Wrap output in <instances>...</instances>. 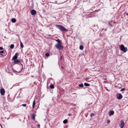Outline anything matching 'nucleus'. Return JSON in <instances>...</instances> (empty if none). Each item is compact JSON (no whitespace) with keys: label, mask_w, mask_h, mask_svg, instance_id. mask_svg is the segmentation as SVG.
<instances>
[{"label":"nucleus","mask_w":128,"mask_h":128,"mask_svg":"<svg viewBox=\"0 0 128 128\" xmlns=\"http://www.w3.org/2000/svg\"><path fill=\"white\" fill-rule=\"evenodd\" d=\"M50 88L51 89L53 88H54V86L53 85L51 84L50 86Z\"/></svg>","instance_id":"nucleus-19"},{"label":"nucleus","mask_w":128,"mask_h":128,"mask_svg":"<svg viewBox=\"0 0 128 128\" xmlns=\"http://www.w3.org/2000/svg\"><path fill=\"white\" fill-rule=\"evenodd\" d=\"M84 47L82 45H80V50H82L83 49Z\"/></svg>","instance_id":"nucleus-18"},{"label":"nucleus","mask_w":128,"mask_h":128,"mask_svg":"<svg viewBox=\"0 0 128 128\" xmlns=\"http://www.w3.org/2000/svg\"><path fill=\"white\" fill-rule=\"evenodd\" d=\"M22 70V68L21 70H20V71L19 72H21Z\"/></svg>","instance_id":"nucleus-30"},{"label":"nucleus","mask_w":128,"mask_h":128,"mask_svg":"<svg viewBox=\"0 0 128 128\" xmlns=\"http://www.w3.org/2000/svg\"><path fill=\"white\" fill-rule=\"evenodd\" d=\"M80 87H82L83 86V84H80L78 85Z\"/></svg>","instance_id":"nucleus-21"},{"label":"nucleus","mask_w":128,"mask_h":128,"mask_svg":"<svg viewBox=\"0 0 128 128\" xmlns=\"http://www.w3.org/2000/svg\"><path fill=\"white\" fill-rule=\"evenodd\" d=\"M0 93L2 95H4L5 92V91L4 89L3 88L0 90Z\"/></svg>","instance_id":"nucleus-5"},{"label":"nucleus","mask_w":128,"mask_h":128,"mask_svg":"<svg viewBox=\"0 0 128 128\" xmlns=\"http://www.w3.org/2000/svg\"><path fill=\"white\" fill-rule=\"evenodd\" d=\"M109 25L111 26H112V24L110 23H109Z\"/></svg>","instance_id":"nucleus-28"},{"label":"nucleus","mask_w":128,"mask_h":128,"mask_svg":"<svg viewBox=\"0 0 128 128\" xmlns=\"http://www.w3.org/2000/svg\"><path fill=\"white\" fill-rule=\"evenodd\" d=\"M56 27L58 28L61 31H67V30L62 25H60L56 24Z\"/></svg>","instance_id":"nucleus-1"},{"label":"nucleus","mask_w":128,"mask_h":128,"mask_svg":"<svg viewBox=\"0 0 128 128\" xmlns=\"http://www.w3.org/2000/svg\"><path fill=\"white\" fill-rule=\"evenodd\" d=\"M71 115V114H69V116H70V115Z\"/></svg>","instance_id":"nucleus-31"},{"label":"nucleus","mask_w":128,"mask_h":128,"mask_svg":"<svg viewBox=\"0 0 128 128\" xmlns=\"http://www.w3.org/2000/svg\"><path fill=\"white\" fill-rule=\"evenodd\" d=\"M56 41L58 42V44H61V42L60 41L59 39L56 40Z\"/></svg>","instance_id":"nucleus-15"},{"label":"nucleus","mask_w":128,"mask_h":128,"mask_svg":"<svg viewBox=\"0 0 128 128\" xmlns=\"http://www.w3.org/2000/svg\"><path fill=\"white\" fill-rule=\"evenodd\" d=\"M32 119L34 120H35V117L34 115V114H32Z\"/></svg>","instance_id":"nucleus-14"},{"label":"nucleus","mask_w":128,"mask_h":128,"mask_svg":"<svg viewBox=\"0 0 128 128\" xmlns=\"http://www.w3.org/2000/svg\"><path fill=\"white\" fill-rule=\"evenodd\" d=\"M14 60V63H20V61L16 59Z\"/></svg>","instance_id":"nucleus-10"},{"label":"nucleus","mask_w":128,"mask_h":128,"mask_svg":"<svg viewBox=\"0 0 128 128\" xmlns=\"http://www.w3.org/2000/svg\"><path fill=\"white\" fill-rule=\"evenodd\" d=\"M1 127H2V128H2V126H1Z\"/></svg>","instance_id":"nucleus-34"},{"label":"nucleus","mask_w":128,"mask_h":128,"mask_svg":"<svg viewBox=\"0 0 128 128\" xmlns=\"http://www.w3.org/2000/svg\"><path fill=\"white\" fill-rule=\"evenodd\" d=\"M20 46L21 48H22L24 47V45L22 42L21 41V40L20 41Z\"/></svg>","instance_id":"nucleus-12"},{"label":"nucleus","mask_w":128,"mask_h":128,"mask_svg":"<svg viewBox=\"0 0 128 128\" xmlns=\"http://www.w3.org/2000/svg\"><path fill=\"white\" fill-rule=\"evenodd\" d=\"M18 54L17 53H16L15 55L13 56L12 58V59L13 60H15L17 58V56Z\"/></svg>","instance_id":"nucleus-7"},{"label":"nucleus","mask_w":128,"mask_h":128,"mask_svg":"<svg viewBox=\"0 0 128 128\" xmlns=\"http://www.w3.org/2000/svg\"><path fill=\"white\" fill-rule=\"evenodd\" d=\"M14 46V45L13 44H11L10 46V48L11 49H13Z\"/></svg>","instance_id":"nucleus-16"},{"label":"nucleus","mask_w":128,"mask_h":128,"mask_svg":"<svg viewBox=\"0 0 128 128\" xmlns=\"http://www.w3.org/2000/svg\"><path fill=\"white\" fill-rule=\"evenodd\" d=\"M31 13L32 15H34L36 14V11L34 10H31Z\"/></svg>","instance_id":"nucleus-8"},{"label":"nucleus","mask_w":128,"mask_h":128,"mask_svg":"<svg viewBox=\"0 0 128 128\" xmlns=\"http://www.w3.org/2000/svg\"><path fill=\"white\" fill-rule=\"evenodd\" d=\"M36 104V102L35 101V99H34V101L33 104H32V108L33 109L34 108V106H35Z\"/></svg>","instance_id":"nucleus-11"},{"label":"nucleus","mask_w":128,"mask_h":128,"mask_svg":"<svg viewBox=\"0 0 128 128\" xmlns=\"http://www.w3.org/2000/svg\"><path fill=\"white\" fill-rule=\"evenodd\" d=\"M114 113V112L113 110L110 111L109 112V116H111V115H113Z\"/></svg>","instance_id":"nucleus-9"},{"label":"nucleus","mask_w":128,"mask_h":128,"mask_svg":"<svg viewBox=\"0 0 128 128\" xmlns=\"http://www.w3.org/2000/svg\"><path fill=\"white\" fill-rule=\"evenodd\" d=\"M120 50L124 52H126L127 50V48L126 47H125L123 44H121L120 46Z\"/></svg>","instance_id":"nucleus-2"},{"label":"nucleus","mask_w":128,"mask_h":128,"mask_svg":"<svg viewBox=\"0 0 128 128\" xmlns=\"http://www.w3.org/2000/svg\"><path fill=\"white\" fill-rule=\"evenodd\" d=\"M38 126H40V125H38Z\"/></svg>","instance_id":"nucleus-35"},{"label":"nucleus","mask_w":128,"mask_h":128,"mask_svg":"<svg viewBox=\"0 0 128 128\" xmlns=\"http://www.w3.org/2000/svg\"><path fill=\"white\" fill-rule=\"evenodd\" d=\"M61 44H57L55 45V46L58 49L60 50L63 49V46L61 45Z\"/></svg>","instance_id":"nucleus-3"},{"label":"nucleus","mask_w":128,"mask_h":128,"mask_svg":"<svg viewBox=\"0 0 128 128\" xmlns=\"http://www.w3.org/2000/svg\"><path fill=\"white\" fill-rule=\"evenodd\" d=\"M84 85L86 86H90V84H89L86 83H85Z\"/></svg>","instance_id":"nucleus-17"},{"label":"nucleus","mask_w":128,"mask_h":128,"mask_svg":"<svg viewBox=\"0 0 128 128\" xmlns=\"http://www.w3.org/2000/svg\"><path fill=\"white\" fill-rule=\"evenodd\" d=\"M19 38V40H20V38Z\"/></svg>","instance_id":"nucleus-32"},{"label":"nucleus","mask_w":128,"mask_h":128,"mask_svg":"<svg viewBox=\"0 0 128 128\" xmlns=\"http://www.w3.org/2000/svg\"><path fill=\"white\" fill-rule=\"evenodd\" d=\"M94 115V113H92L90 114V116H92Z\"/></svg>","instance_id":"nucleus-26"},{"label":"nucleus","mask_w":128,"mask_h":128,"mask_svg":"<svg viewBox=\"0 0 128 128\" xmlns=\"http://www.w3.org/2000/svg\"><path fill=\"white\" fill-rule=\"evenodd\" d=\"M21 65L22 66V64H21Z\"/></svg>","instance_id":"nucleus-33"},{"label":"nucleus","mask_w":128,"mask_h":128,"mask_svg":"<svg viewBox=\"0 0 128 128\" xmlns=\"http://www.w3.org/2000/svg\"><path fill=\"white\" fill-rule=\"evenodd\" d=\"M49 55H50V54L48 53H47L45 54L46 56H49Z\"/></svg>","instance_id":"nucleus-23"},{"label":"nucleus","mask_w":128,"mask_h":128,"mask_svg":"<svg viewBox=\"0 0 128 128\" xmlns=\"http://www.w3.org/2000/svg\"><path fill=\"white\" fill-rule=\"evenodd\" d=\"M4 50H2L0 52V53L2 55V54L4 53Z\"/></svg>","instance_id":"nucleus-22"},{"label":"nucleus","mask_w":128,"mask_h":128,"mask_svg":"<svg viewBox=\"0 0 128 128\" xmlns=\"http://www.w3.org/2000/svg\"><path fill=\"white\" fill-rule=\"evenodd\" d=\"M67 120L66 119L64 120L63 122V123L64 124H66L67 122Z\"/></svg>","instance_id":"nucleus-20"},{"label":"nucleus","mask_w":128,"mask_h":128,"mask_svg":"<svg viewBox=\"0 0 128 128\" xmlns=\"http://www.w3.org/2000/svg\"><path fill=\"white\" fill-rule=\"evenodd\" d=\"M122 97V96L120 94H118L117 95V98L119 100L121 99Z\"/></svg>","instance_id":"nucleus-4"},{"label":"nucleus","mask_w":128,"mask_h":128,"mask_svg":"<svg viewBox=\"0 0 128 128\" xmlns=\"http://www.w3.org/2000/svg\"><path fill=\"white\" fill-rule=\"evenodd\" d=\"M12 22L13 23H15L16 22V20L15 18H12L11 20Z\"/></svg>","instance_id":"nucleus-13"},{"label":"nucleus","mask_w":128,"mask_h":128,"mask_svg":"<svg viewBox=\"0 0 128 128\" xmlns=\"http://www.w3.org/2000/svg\"><path fill=\"white\" fill-rule=\"evenodd\" d=\"M124 125V121L122 120H121L120 122V126L121 128H123Z\"/></svg>","instance_id":"nucleus-6"},{"label":"nucleus","mask_w":128,"mask_h":128,"mask_svg":"<svg viewBox=\"0 0 128 128\" xmlns=\"http://www.w3.org/2000/svg\"><path fill=\"white\" fill-rule=\"evenodd\" d=\"M3 49V48L2 47H0V50H2Z\"/></svg>","instance_id":"nucleus-29"},{"label":"nucleus","mask_w":128,"mask_h":128,"mask_svg":"<svg viewBox=\"0 0 128 128\" xmlns=\"http://www.w3.org/2000/svg\"><path fill=\"white\" fill-rule=\"evenodd\" d=\"M22 106L24 107H26V104H22Z\"/></svg>","instance_id":"nucleus-24"},{"label":"nucleus","mask_w":128,"mask_h":128,"mask_svg":"<svg viewBox=\"0 0 128 128\" xmlns=\"http://www.w3.org/2000/svg\"><path fill=\"white\" fill-rule=\"evenodd\" d=\"M110 122V121L109 120H107V123H109Z\"/></svg>","instance_id":"nucleus-27"},{"label":"nucleus","mask_w":128,"mask_h":128,"mask_svg":"<svg viewBox=\"0 0 128 128\" xmlns=\"http://www.w3.org/2000/svg\"><path fill=\"white\" fill-rule=\"evenodd\" d=\"M125 90V88H123L121 89V90H120L121 91H124V90Z\"/></svg>","instance_id":"nucleus-25"}]
</instances>
